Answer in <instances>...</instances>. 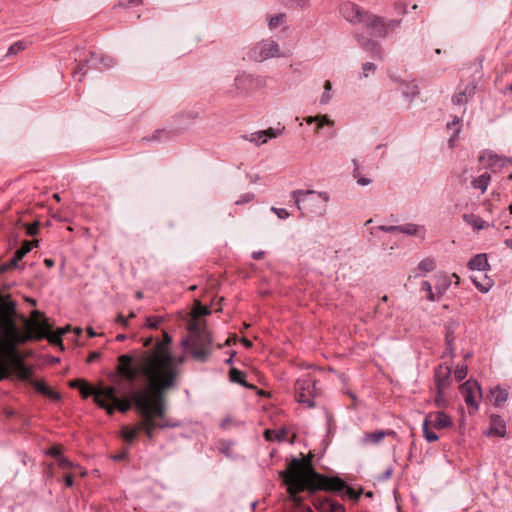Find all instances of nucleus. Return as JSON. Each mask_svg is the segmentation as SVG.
I'll return each mask as SVG.
<instances>
[{"instance_id": "14", "label": "nucleus", "mask_w": 512, "mask_h": 512, "mask_svg": "<svg viewBox=\"0 0 512 512\" xmlns=\"http://www.w3.org/2000/svg\"><path fill=\"white\" fill-rule=\"evenodd\" d=\"M451 370L448 366L439 365L435 369V388L436 390H446L450 384Z\"/></svg>"}, {"instance_id": "45", "label": "nucleus", "mask_w": 512, "mask_h": 512, "mask_svg": "<svg viewBox=\"0 0 512 512\" xmlns=\"http://www.w3.org/2000/svg\"><path fill=\"white\" fill-rule=\"evenodd\" d=\"M444 391L445 390H436V396L434 399V404L436 407H445L446 406V399L444 398Z\"/></svg>"}, {"instance_id": "4", "label": "nucleus", "mask_w": 512, "mask_h": 512, "mask_svg": "<svg viewBox=\"0 0 512 512\" xmlns=\"http://www.w3.org/2000/svg\"><path fill=\"white\" fill-rule=\"evenodd\" d=\"M290 196L302 215L310 213L323 216L327 211V203L330 200L328 192L325 191L294 190Z\"/></svg>"}, {"instance_id": "55", "label": "nucleus", "mask_w": 512, "mask_h": 512, "mask_svg": "<svg viewBox=\"0 0 512 512\" xmlns=\"http://www.w3.org/2000/svg\"><path fill=\"white\" fill-rule=\"evenodd\" d=\"M141 3H142V0H119L117 6H119V7L138 6Z\"/></svg>"}, {"instance_id": "38", "label": "nucleus", "mask_w": 512, "mask_h": 512, "mask_svg": "<svg viewBox=\"0 0 512 512\" xmlns=\"http://www.w3.org/2000/svg\"><path fill=\"white\" fill-rule=\"evenodd\" d=\"M420 290L426 293V299L428 301H435L436 295L433 292L432 285L429 281H422Z\"/></svg>"}, {"instance_id": "56", "label": "nucleus", "mask_w": 512, "mask_h": 512, "mask_svg": "<svg viewBox=\"0 0 512 512\" xmlns=\"http://www.w3.org/2000/svg\"><path fill=\"white\" fill-rule=\"evenodd\" d=\"M378 228L379 230L387 233L399 232V226L394 225H380Z\"/></svg>"}, {"instance_id": "6", "label": "nucleus", "mask_w": 512, "mask_h": 512, "mask_svg": "<svg viewBox=\"0 0 512 512\" xmlns=\"http://www.w3.org/2000/svg\"><path fill=\"white\" fill-rule=\"evenodd\" d=\"M96 404L105 409L109 415H112L116 409L121 413H126L134 405L131 392H129L127 398L121 399L117 397L116 389L113 386H106L105 389L96 393Z\"/></svg>"}, {"instance_id": "5", "label": "nucleus", "mask_w": 512, "mask_h": 512, "mask_svg": "<svg viewBox=\"0 0 512 512\" xmlns=\"http://www.w3.org/2000/svg\"><path fill=\"white\" fill-rule=\"evenodd\" d=\"M211 344V334L200 328H191V338L181 341L182 347L189 350L191 356L199 362H206L208 360L211 353Z\"/></svg>"}, {"instance_id": "61", "label": "nucleus", "mask_w": 512, "mask_h": 512, "mask_svg": "<svg viewBox=\"0 0 512 512\" xmlns=\"http://www.w3.org/2000/svg\"><path fill=\"white\" fill-rule=\"evenodd\" d=\"M392 472H393L392 467L387 468V469L385 470V472H384L381 476H379V477H378V480H379V481H384V480L389 479V478H390V476H391V474H392Z\"/></svg>"}, {"instance_id": "8", "label": "nucleus", "mask_w": 512, "mask_h": 512, "mask_svg": "<svg viewBox=\"0 0 512 512\" xmlns=\"http://www.w3.org/2000/svg\"><path fill=\"white\" fill-rule=\"evenodd\" d=\"M30 334V338L43 339L47 338L51 343L61 341V336L64 330L60 329L57 334L50 335V325L48 319L44 317L39 311L35 310L31 313L30 320L26 324Z\"/></svg>"}, {"instance_id": "21", "label": "nucleus", "mask_w": 512, "mask_h": 512, "mask_svg": "<svg viewBox=\"0 0 512 512\" xmlns=\"http://www.w3.org/2000/svg\"><path fill=\"white\" fill-rule=\"evenodd\" d=\"M463 220L465 223L471 225L476 230H484L489 228V223L484 221L481 217L473 214L467 213L463 215Z\"/></svg>"}, {"instance_id": "9", "label": "nucleus", "mask_w": 512, "mask_h": 512, "mask_svg": "<svg viewBox=\"0 0 512 512\" xmlns=\"http://www.w3.org/2000/svg\"><path fill=\"white\" fill-rule=\"evenodd\" d=\"M429 418H434L433 427L435 429H445L453 425V421L450 416L442 411L430 413L428 417L422 423V431L425 440L429 443L435 442L439 439L438 435L430 430Z\"/></svg>"}, {"instance_id": "29", "label": "nucleus", "mask_w": 512, "mask_h": 512, "mask_svg": "<svg viewBox=\"0 0 512 512\" xmlns=\"http://www.w3.org/2000/svg\"><path fill=\"white\" fill-rule=\"evenodd\" d=\"M286 435H287V431L285 429H281L279 431L267 429L264 432V436L267 441L277 440V441L281 442L286 439Z\"/></svg>"}, {"instance_id": "11", "label": "nucleus", "mask_w": 512, "mask_h": 512, "mask_svg": "<svg viewBox=\"0 0 512 512\" xmlns=\"http://www.w3.org/2000/svg\"><path fill=\"white\" fill-rule=\"evenodd\" d=\"M296 399L299 403L307 404L309 407L315 406L313 399L315 392V382L311 378L299 379L295 383Z\"/></svg>"}, {"instance_id": "37", "label": "nucleus", "mask_w": 512, "mask_h": 512, "mask_svg": "<svg viewBox=\"0 0 512 512\" xmlns=\"http://www.w3.org/2000/svg\"><path fill=\"white\" fill-rule=\"evenodd\" d=\"M139 433V425L133 428L124 427L122 429V436L126 441H133Z\"/></svg>"}, {"instance_id": "53", "label": "nucleus", "mask_w": 512, "mask_h": 512, "mask_svg": "<svg viewBox=\"0 0 512 512\" xmlns=\"http://www.w3.org/2000/svg\"><path fill=\"white\" fill-rule=\"evenodd\" d=\"M456 380L461 381L467 376V366L457 368L454 372Z\"/></svg>"}, {"instance_id": "42", "label": "nucleus", "mask_w": 512, "mask_h": 512, "mask_svg": "<svg viewBox=\"0 0 512 512\" xmlns=\"http://www.w3.org/2000/svg\"><path fill=\"white\" fill-rule=\"evenodd\" d=\"M418 228H419L418 225L408 223V224L399 226V232L407 234V235H416L418 232Z\"/></svg>"}, {"instance_id": "43", "label": "nucleus", "mask_w": 512, "mask_h": 512, "mask_svg": "<svg viewBox=\"0 0 512 512\" xmlns=\"http://www.w3.org/2000/svg\"><path fill=\"white\" fill-rule=\"evenodd\" d=\"M284 129H285L284 127H281V128L270 127L267 130H263V132L265 133L266 142L268 141V139H272V138H276V137L280 136L283 133Z\"/></svg>"}, {"instance_id": "2", "label": "nucleus", "mask_w": 512, "mask_h": 512, "mask_svg": "<svg viewBox=\"0 0 512 512\" xmlns=\"http://www.w3.org/2000/svg\"><path fill=\"white\" fill-rule=\"evenodd\" d=\"M278 475L287 486L290 500L296 504L301 503L302 499L298 494L303 491L309 493L318 490L340 492L346 489L349 498L356 500L360 496V493L347 487L342 479L317 473L312 464V456L303 459L293 458L288 465V469L279 471Z\"/></svg>"}, {"instance_id": "10", "label": "nucleus", "mask_w": 512, "mask_h": 512, "mask_svg": "<svg viewBox=\"0 0 512 512\" xmlns=\"http://www.w3.org/2000/svg\"><path fill=\"white\" fill-rule=\"evenodd\" d=\"M249 58L262 62L269 58L280 57V47L273 39H265L253 46L249 52Z\"/></svg>"}, {"instance_id": "35", "label": "nucleus", "mask_w": 512, "mask_h": 512, "mask_svg": "<svg viewBox=\"0 0 512 512\" xmlns=\"http://www.w3.org/2000/svg\"><path fill=\"white\" fill-rule=\"evenodd\" d=\"M332 99V83L331 81L327 80L324 84V91L320 98V104L326 105L330 102Z\"/></svg>"}, {"instance_id": "22", "label": "nucleus", "mask_w": 512, "mask_h": 512, "mask_svg": "<svg viewBox=\"0 0 512 512\" xmlns=\"http://www.w3.org/2000/svg\"><path fill=\"white\" fill-rule=\"evenodd\" d=\"M38 243V240L34 241V242H30V241H24L22 246L16 250L13 258L11 259V265L14 266V267H17L18 265V262L20 260H22V258L28 253L31 251L32 249V245L35 244L37 245Z\"/></svg>"}, {"instance_id": "64", "label": "nucleus", "mask_w": 512, "mask_h": 512, "mask_svg": "<svg viewBox=\"0 0 512 512\" xmlns=\"http://www.w3.org/2000/svg\"><path fill=\"white\" fill-rule=\"evenodd\" d=\"M83 384H84L83 380L76 379V380L71 381L69 385L72 388H79L80 389Z\"/></svg>"}, {"instance_id": "34", "label": "nucleus", "mask_w": 512, "mask_h": 512, "mask_svg": "<svg viewBox=\"0 0 512 512\" xmlns=\"http://www.w3.org/2000/svg\"><path fill=\"white\" fill-rule=\"evenodd\" d=\"M105 387L106 386L93 388L84 382V384L80 388V393L83 396V398H88L89 396L93 395L94 401L96 402V393L102 389H105Z\"/></svg>"}, {"instance_id": "12", "label": "nucleus", "mask_w": 512, "mask_h": 512, "mask_svg": "<svg viewBox=\"0 0 512 512\" xmlns=\"http://www.w3.org/2000/svg\"><path fill=\"white\" fill-rule=\"evenodd\" d=\"M481 394V387L476 381L468 380L461 386V394L463 395L465 403L478 409V404L475 399V393Z\"/></svg>"}, {"instance_id": "28", "label": "nucleus", "mask_w": 512, "mask_h": 512, "mask_svg": "<svg viewBox=\"0 0 512 512\" xmlns=\"http://www.w3.org/2000/svg\"><path fill=\"white\" fill-rule=\"evenodd\" d=\"M454 330L451 325L446 326V332H445V343L447 347V351L445 354L450 355L451 357H454V350H453V342H454Z\"/></svg>"}, {"instance_id": "57", "label": "nucleus", "mask_w": 512, "mask_h": 512, "mask_svg": "<svg viewBox=\"0 0 512 512\" xmlns=\"http://www.w3.org/2000/svg\"><path fill=\"white\" fill-rule=\"evenodd\" d=\"M400 24H401V21L400 20H396V19H392V20H389L388 22H386L385 25L387 26V33L390 30H394L397 27H399Z\"/></svg>"}, {"instance_id": "30", "label": "nucleus", "mask_w": 512, "mask_h": 512, "mask_svg": "<svg viewBox=\"0 0 512 512\" xmlns=\"http://www.w3.org/2000/svg\"><path fill=\"white\" fill-rule=\"evenodd\" d=\"M402 94L409 100H413L415 97L419 95V90L417 85L414 83H406L402 87Z\"/></svg>"}, {"instance_id": "50", "label": "nucleus", "mask_w": 512, "mask_h": 512, "mask_svg": "<svg viewBox=\"0 0 512 512\" xmlns=\"http://www.w3.org/2000/svg\"><path fill=\"white\" fill-rule=\"evenodd\" d=\"M39 225H40L39 221H34L32 224L28 225L26 227L27 234L30 236L37 235L39 232Z\"/></svg>"}, {"instance_id": "27", "label": "nucleus", "mask_w": 512, "mask_h": 512, "mask_svg": "<svg viewBox=\"0 0 512 512\" xmlns=\"http://www.w3.org/2000/svg\"><path fill=\"white\" fill-rule=\"evenodd\" d=\"M229 377H230V380L232 382H235V383H238L244 387H247V388H254L253 385H249L246 380H245V373L238 370L237 368H232L230 370V373H229Z\"/></svg>"}, {"instance_id": "51", "label": "nucleus", "mask_w": 512, "mask_h": 512, "mask_svg": "<svg viewBox=\"0 0 512 512\" xmlns=\"http://www.w3.org/2000/svg\"><path fill=\"white\" fill-rule=\"evenodd\" d=\"M271 211L280 219H287L290 216L289 212L285 208L271 207Z\"/></svg>"}, {"instance_id": "17", "label": "nucleus", "mask_w": 512, "mask_h": 512, "mask_svg": "<svg viewBox=\"0 0 512 512\" xmlns=\"http://www.w3.org/2000/svg\"><path fill=\"white\" fill-rule=\"evenodd\" d=\"M341 13L350 23H358L363 20L361 9L353 3H345L342 5Z\"/></svg>"}, {"instance_id": "1", "label": "nucleus", "mask_w": 512, "mask_h": 512, "mask_svg": "<svg viewBox=\"0 0 512 512\" xmlns=\"http://www.w3.org/2000/svg\"><path fill=\"white\" fill-rule=\"evenodd\" d=\"M116 371L132 388L138 379H151L172 376L178 379L181 370L174 364L170 345L157 341L152 351L140 354H122L117 359Z\"/></svg>"}, {"instance_id": "62", "label": "nucleus", "mask_w": 512, "mask_h": 512, "mask_svg": "<svg viewBox=\"0 0 512 512\" xmlns=\"http://www.w3.org/2000/svg\"><path fill=\"white\" fill-rule=\"evenodd\" d=\"M371 183V179L359 176L357 177V184L360 186H367Z\"/></svg>"}, {"instance_id": "41", "label": "nucleus", "mask_w": 512, "mask_h": 512, "mask_svg": "<svg viewBox=\"0 0 512 512\" xmlns=\"http://www.w3.org/2000/svg\"><path fill=\"white\" fill-rule=\"evenodd\" d=\"M286 15L284 13H279L275 16H272L268 21V26L271 30L278 27L281 23L284 22Z\"/></svg>"}, {"instance_id": "40", "label": "nucleus", "mask_w": 512, "mask_h": 512, "mask_svg": "<svg viewBox=\"0 0 512 512\" xmlns=\"http://www.w3.org/2000/svg\"><path fill=\"white\" fill-rule=\"evenodd\" d=\"M418 268L424 272H431L435 269V262L433 259L425 258L419 262Z\"/></svg>"}, {"instance_id": "19", "label": "nucleus", "mask_w": 512, "mask_h": 512, "mask_svg": "<svg viewBox=\"0 0 512 512\" xmlns=\"http://www.w3.org/2000/svg\"><path fill=\"white\" fill-rule=\"evenodd\" d=\"M139 431H144L149 440H152L154 437V432L159 425L156 420L148 417H141V421L138 423Z\"/></svg>"}, {"instance_id": "16", "label": "nucleus", "mask_w": 512, "mask_h": 512, "mask_svg": "<svg viewBox=\"0 0 512 512\" xmlns=\"http://www.w3.org/2000/svg\"><path fill=\"white\" fill-rule=\"evenodd\" d=\"M490 428L487 430L488 436H506V422L500 415L490 416Z\"/></svg>"}, {"instance_id": "20", "label": "nucleus", "mask_w": 512, "mask_h": 512, "mask_svg": "<svg viewBox=\"0 0 512 512\" xmlns=\"http://www.w3.org/2000/svg\"><path fill=\"white\" fill-rule=\"evenodd\" d=\"M470 270L484 271L489 267L486 254L474 255L467 264Z\"/></svg>"}, {"instance_id": "3", "label": "nucleus", "mask_w": 512, "mask_h": 512, "mask_svg": "<svg viewBox=\"0 0 512 512\" xmlns=\"http://www.w3.org/2000/svg\"><path fill=\"white\" fill-rule=\"evenodd\" d=\"M146 384L142 388H133L131 399L141 417H150L157 421L165 419L166 399L165 393L177 386L178 379L172 376L165 379L151 378L139 379Z\"/></svg>"}, {"instance_id": "48", "label": "nucleus", "mask_w": 512, "mask_h": 512, "mask_svg": "<svg viewBox=\"0 0 512 512\" xmlns=\"http://www.w3.org/2000/svg\"><path fill=\"white\" fill-rule=\"evenodd\" d=\"M317 123H318L317 130H319L324 125H329V126L334 125V121L329 119V117L327 115H318Z\"/></svg>"}, {"instance_id": "36", "label": "nucleus", "mask_w": 512, "mask_h": 512, "mask_svg": "<svg viewBox=\"0 0 512 512\" xmlns=\"http://www.w3.org/2000/svg\"><path fill=\"white\" fill-rule=\"evenodd\" d=\"M449 286H450V282L446 278L439 279V283L435 284L436 300L440 299V297L443 296V294L449 288Z\"/></svg>"}, {"instance_id": "15", "label": "nucleus", "mask_w": 512, "mask_h": 512, "mask_svg": "<svg viewBox=\"0 0 512 512\" xmlns=\"http://www.w3.org/2000/svg\"><path fill=\"white\" fill-rule=\"evenodd\" d=\"M366 26L371 30L370 33L374 37H385L387 35V26L378 16H369L366 21Z\"/></svg>"}, {"instance_id": "24", "label": "nucleus", "mask_w": 512, "mask_h": 512, "mask_svg": "<svg viewBox=\"0 0 512 512\" xmlns=\"http://www.w3.org/2000/svg\"><path fill=\"white\" fill-rule=\"evenodd\" d=\"M491 396L493 397L494 405L500 407L508 400L509 394L506 389L497 386L491 390Z\"/></svg>"}, {"instance_id": "59", "label": "nucleus", "mask_w": 512, "mask_h": 512, "mask_svg": "<svg viewBox=\"0 0 512 512\" xmlns=\"http://www.w3.org/2000/svg\"><path fill=\"white\" fill-rule=\"evenodd\" d=\"M45 396H47L55 401H58L61 399V395L58 392L53 391L51 388H48V393H45Z\"/></svg>"}, {"instance_id": "13", "label": "nucleus", "mask_w": 512, "mask_h": 512, "mask_svg": "<svg viewBox=\"0 0 512 512\" xmlns=\"http://www.w3.org/2000/svg\"><path fill=\"white\" fill-rule=\"evenodd\" d=\"M85 62L87 66L99 70L108 69L115 65V60L111 57L95 52H91L90 58L86 59Z\"/></svg>"}, {"instance_id": "33", "label": "nucleus", "mask_w": 512, "mask_h": 512, "mask_svg": "<svg viewBox=\"0 0 512 512\" xmlns=\"http://www.w3.org/2000/svg\"><path fill=\"white\" fill-rule=\"evenodd\" d=\"M243 138L249 142L255 143L258 146L266 143L265 133L263 131L254 132L250 135H244Z\"/></svg>"}, {"instance_id": "18", "label": "nucleus", "mask_w": 512, "mask_h": 512, "mask_svg": "<svg viewBox=\"0 0 512 512\" xmlns=\"http://www.w3.org/2000/svg\"><path fill=\"white\" fill-rule=\"evenodd\" d=\"M476 86L474 84H468L463 91L456 93L452 97V103L454 105H465L469 98H471L475 93Z\"/></svg>"}, {"instance_id": "54", "label": "nucleus", "mask_w": 512, "mask_h": 512, "mask_svg": "<svg viewBox=\"0 0 512 512\" xmlns=\"http://www.w3.org/2000/svg\"><path fill=\"white\" fill-rule=\"evenodd\" d=\"M58 466L61 469H70V468L74 467V464L69 459H67L65 457H60L58 460Z\"/></svg>"}, {"instance_id": "25", "label": "nucleus", "mask_w": 512, "mask_h": 512, "mask_svg": "<svg viewBox=\"0 0 512 512\" xmlns=\"http://www.w3.org/2000/svg\"><path fill=\"white\" fill-rule=\"evenodd\" d=\"M390 434H395V432L394 431L384 432V431L378 430V431H375L372 433H366L363 436L362 440L364 443L377 444L380 441H382L386 435H390Z\"/></svg>"}, {"instance_id": "44", "label": "nucleus", "mask_w": 512, "mask_h": 512, "mask_svg": "<svg viewBox=\"0 0 512 512\" xmlns=\"http://www.w3.org/2000/svg\"><path fill=\"white\" fill-rule=\"evenodd\" d=\"M163 321L161 316H148L146 318V326L150 329H156Z\"/></svg>"}, {"instance_id": "31", "label": "nucleus", "mask_w": 512, "mask_h": 512, "mask_svg": "<svg viewBox=\"0 0 512 512\" xmlns=\"http://www.w3.org/2000/svg\"><path fill=\"white\" fill-rule=\"evenodd\" d=\"M17 374L21 380H29L33 375V369L26 366L24 363L19 362L17 365Z\"/></svg>"}, {"instance_id": "39", "label": "nucleus", "mask_w": 512, "mask_h": 512, "mask_svg": "<svg viewBox=\"0 0 512 512\" xmlns=\"http://www.w3.org/2000/svg\"><path fill=\"white\" fill-rule=\"evenodd\" d=\"M26 48V43L24 41H17L10 45L7 51V56H13L19 53L20 51Z\"/></svg>"}, {"instance_id": "58", "label": "nucleus", "mask_w": 512, "mask_h": 512, "mask_svg": "<svg viewBox=\"0 0 512 512\" xmlns=\"http://www.w3.org/2000/svg\"><path fill=\"white\" fill-rule=\"evenodd\" d=\"M47 454L53 457H61V449L57 446H53L47 450Z\"/></svg>"}, {"instance_id": "26", "label": "nucleus", "mask_w": 512, "mask_h": 512, "mask_svg": "<svg viewBox=\"0 0 512 512\" xmlns=\"http://www.w3.org/2000/svg\"><path fill=\"white\" fill-rule=\"evenodd\" d=\"M319 509L321 512H345L344 506L331 499H326L320 503Z\"/></svg>"}, {"instance_id": "46", "label": "nucleus", "mask_w": 512, "mask_h": 512, "mask_svg": "<svg viewBox=\"0 0 512 512\" xmlns=\"http://www.w3.org/2000/svg\"><path fill=\"white\" fill-rule=\"evenodd\" d=\"M32 385L34 388L41 394L45 395V393H48V386L45 384L42 380H35L32 381Z\"/></svg>"}, {"instance_id": "52", "label": "nucleus", "mask_w": 512, "mask_h": 512, "mask_svg": "<svg viewBox=\"0 0 512 512\" xmlns=\"http://www.w3.org/2000/svg\"><path fill=\"white\" fill-rule=\"evenodd\" d=\"M363 77L367 78L369 76L368 72H374L376 70V66L374 63L366 62L362 65Z\"/></svg>"}, {"instance_id": "32", "label": "nucleus", "mask_w": 512, "mask_h": 512, "mask_svg": "<svg viewBox=\"0 0 512 512\" xmlns=\"http://www.w3.org/2000/svg\"><path fill=\"white\" fill-rule=\"evenodd\" d=\"M361 46L372 53L373 56L381 57V48L377 42L371 40H365L361 43Z\"/></svg>"}, {"instance_id": "60", "label": "nucleus", "mask_w": 512, "mask_h": 512, "mask_svg": "<svg viewBox=\"0 0 512 512\" xmlns=\"http://www.w3.org/2000/svg\"><path fill=\"white\" fill-rule=\"evenodd\" d=\"M291 5H295L297 7L305 8L309 4V0H290Z\"/></svg>"}, {"instance_id": "23", "label": "nucleus", "mask_w": 512, "mask_h": 512, "mask_svg": "<svg viewBox=\"0 0 512 512\" xmlns=\"http://www.w3.org/2000/svg\"><path fill=\"white\" fill-rule=\"evenodd\" d=\"M491 181V175L488 172H484L480 176L474 178L471 181V186L474 189H479L481 193L483 194L486 190Z\"/></svg>"}, {"instance_id": "47", "label": "nucleus", "mask_w": 512, "mask_h": 512, "mask_svg": "<svg viewBox=\"0 0 512 512\" xmlns=\"http://www.w3.org/2000/svg\"><path fill=\"white\" fill-rule=\"evenodd\" d=\"M157 423H158L160 429L175 428V427L180 426L179 421H171V420H165V419H163L162 421H157Z\"/></svg>"}, {"instance_id": "63", "label": "nucleus", "mask_w": 512, "mask_h": 512, "mask_svg": "<svg viewBox=\"0 0 512 512\" xmlns=\"http://www.w3.org/2000/svg\"><path fill=\"white\" fill-rule=\"evenodd\" d=\"M472 281L474 282V284L476 285V287L481 291V292H487L491 285H488V286H483L481 284H479L475 278H472Z\"/></svg>"}, {"instance_id": "7", "label": "nucleus", "mask_w": 512, "mask_h": 512, "mask_svg": "<svg viewBox=\"0 0 512 512\" xmlns=\"http://www.w3.org/2000/svg\"><path fill=\"white\" fill-rule=\"evenodd\" d=\"M235 89L227 91L231 97L250 96L266 86V78L246 72L235 77Z\"/></svg>"}, {"instance_id": "49", "label": "nucleus", "mask_w": 512, "mask_h": 512, "mask_svg": "<svg viewBox=\"0 0 512 512\" xmlns=\"http://www.w3.org/2000/svg\"><path fill=\"white\" fill-rule=\"evenodd\" d=\"M254 194L253 193H245V194H242L238 200H236L235 204L236 205H241V204H246V203H249L251 202L253 199H254Z\"/></svg>"}]
</instances>
